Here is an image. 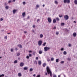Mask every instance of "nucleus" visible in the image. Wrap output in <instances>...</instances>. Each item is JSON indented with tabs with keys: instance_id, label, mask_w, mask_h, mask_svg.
Returning a JSON list of instances; mask_svg holds the SVG:
<instances>
[{
	"instance_id": "37",
	"label": "nucleus",
	"mask_w": 77,
	"mask_h": 77,
	"mask_svg": "<svg viewBox=\"0 0 77 77\" xmlns=\"http://www.w3.org/2000/svg\"><path fill=\"white\" fill-rule=\"evenodd\" d=\"M0 20L1 21H2L3 20V19H2V18H1Z\"/></svg>"
},
{
	"instance_id": "2",
	"label": "nucleus",
	"mask_w": 77,
	"mask_h": 77,
	"mask_svg": "<svg viewBox=\"0 0 77 77\" xmlns=\"http://www.w3.org/2000/svg\"><path fill=\"white\" fill-rule=\"evenodd\" d=\"M49 49H50V48H48L47 47H45L44 48V50L45 51H47L48 50H49Z\"/></svg>"
},
{
	"instance_id": "49",
	"label": "nucleus",
	"mask_w": 77,
	"mask_h": 77,
	"mask_svg": "<svg viewBox=\"0 0 77 77\" xmlns=\"http://www.w3.org/2000/svg\"><path fill=\"white\" fill-rule=\"evenodd\" d=\"M36 77H40V75H37Z\"/></svg>"
},
{
	"instance_id": "54",
	"label": "nucleus",
	"mask_w": 77,
	"mask_h": 77,
	"mask_svg": "<svg viewBox=\"0 0 77 77\" xmlns=\"http://www.w3.org/2000/svg\"><path fill=\"white\" fill-rule=\"evenodd\" d=\"M53 77H57L56 76V75H54L53 76Z\"/></svg>"
},
{
	"instance_id": "57",
	"label": "nucleus",
	"mask_w": 77,
	"mask_h": 77,
	"mask_svg": "<svg viewBox=\"0 0 77 77\" xmlns=\"http://www.w3.org/2000/svg\"><path fill=\"white\" fill-rule=\"evenodd\" d=\"M29 18H30V17H29V16H28L27 17V19H29Z\"/></svg>"
},
{
	"instance_id": "22",
	"label": "nucleus",
	"mask_w": 77,
	"mask_h": 77,
	"mask_svg": "<svg viewBox=\"0 0 77 77\" xmlns=\"http://www.w3.org/2000/svg\"><path fill=\"white\" fill-rule=\"evenodd\" d=\"M40 37L41 38H42V37H43V35L42 34H41L40 35Z\"/></svg>"
},
{
	"instance_id": "55",
	"label": "nucleus",
	"mask_w": 77,
	"mask_h": 77,
	"mask_svg": "<svg viewBox=\"0 0 77 77\" xmlns=\"http://www.w3.org/2000/svg\"><path fill=\"white\" fill-rule=\"evenodd\" d=\"M32 51H29V53H32Z\"/></svg>"
},
{
	"instance_id": "40",
	"label": "nucleus",
	"mask_w": 77,
	"mask_h": 77,
	"mask_svg": "<svg viewBox=\"0 0 77 77\" xmlns=\"http://www.w3.org/2000/svg\"><path fill=\"white\" fill-rule=\"evenodd\" d=\"M35 27H36V26L35 25H33L32 26V27H33V28H35Z\"/></svg>"
},
{
	"instance_id": "58",
	"label": "nucleus",
	"mask_w": 77,
	"mask_h": 77,
	"mask_svg": "<svg viewBox=\"0 0 77 77\" xmlns=\"http://www.w3.org/2000/svg\"><path fill=\"white\" fill-rule=\"evenodd\" d=\"M45 75H47V72L45 73Z\"/></svg>"
},
{
	"instance_id": "30",
	"label": "nucleus",
	"mask_w": 77,
	"mask_h": 77,
	"mask_svg": "<svg viewBox=\"0 0 77 77\" xmlns=\"http://www.w3.org/2000/svg\"><path fill=\"white\" fill-rule=\"evenodd\" d=\"M7 38H8V36H5L4 37V38H5V39H7Z\"/></svg>"
},
{
	"instance_id": "43",
	"label": "nucleus",
	"mask_w": 77,
	"mask_h": 77,
	"mask_svg": "<svg viewBox=\"0 0 77 77\" xmlns=\"http://www.w3.org/2000/svg\"><path fill=\"white\" fill-rule=\"evenodd\" d=\"M56 35H59V32H56Z\"/></svg>"
},
{
	"instance_id": "19",
	"label": "nucleus",
	"mask_w": 77,
	"mask_h": 77,
	"mask_svg": "<svg viewBox=\"0 0 77 77\" xmlns=\"http://www.w3.org/2000/svg\"><path fill=\"white\" fill-rule=\"evenodd\" d=\"M34 63L35 64H36V65L37 64V63H38V61L36 60H35L34 61Z\"/></svg>"
},
{
	"instance_id": "5",
	"label": "nucleus",
	"mask_w": 77,
	"mask_h": 77,
	"mask_svg": "<svg viewBox=\"0 0 77 77\" xmlns=\"http://www.w3.org/2000/svg\"><path fill=\"white\" fill-rule=\"evenodd\" d=\"M42 41H41V40L38 41V45H39V46H41V45H42Z\"/></svg>"
},
{
	"instance_id": "36",
	"label": "nucleus",
	"mask_w": 77,
	"mask_h": 77,
	"mask_svg": "<svg viewBox=\"0 0 77 77\" xmlns=\"http://www.w3.org/2000/svg\"><path fill=\"white\" fill-rule=\"evenodd\" d=\"M40 21V20H39V19H38L37 20V22L38 23V21Z\"/></svg>"
},
{
	"instance_id": "62",
	"label": "nucleus",
	"mask_w": 77,
	"mask_h": 77,
	"mask_svg": "<svg viewBox=\"0 0 77 77\" xmlns=\"http://www.w3.org/2000/svg\"><path fill=\"white\" fill-rule=\"evenodd\" d=\"M54 29H56V26H54Z\"/></svg>"
},
{
	"instance_id": "46",
	"label": "nucleus",
	"mask_w": 77,
	"mask_h": 77,
	"mask_svg": "<svg viewBox=\"0 0 77 77\" xmlns=\"http://www.w3.org/2000/svg\"><path fill=\"white\" fill-rule=\"evenodd\" d=\"M63 48H61L60 49L61 51H62V50H63Z\"/></svg>"
},
{
	"instance_id": "8",
	"label": "nucleus",
	"mask_w": 77,
	"mask_h": 77,
	"mask_svg": "<svg viewBox=\"0 0 77 77\" xmlns=\"http://www.w3.org/2000/svg\"><path fill=\"white\" fill-rule=\"evenodd\" d=\"M23 17H26V13L25 12H24L22 13V14Z\"/></svg>"
},
{
	"instance_id": "39",
	"label": "nucleus",
	"mask_w": 77,
	"mask_h": 77,
	"mask_svg": "<svg viewBox=\"0 0 77 77\" xmlns=\"http://www.w3.org/2000/svg\"><path fill=\"white\" fill-rule=\"evenodd\" d=\"M47 60L48 62H49L50 61V59L49 58H48Z\"/></svg>"
},
{
	"instance_id": "53",
	"label": "nucleus",
	"mask_w": 77,
	"mask_h": 77,
	"mask_svg": "<svg viewBox=\"0 0 77 77\" xmlns=\"http://www.w3.org/2000/svg\"><path fill=\"white\" fill-rule=\"evenodd\" d=\"M33 76L34 77H35V76H36V75L35 74H34L33 75Z\"/></svg>"
},
{
	"instance_id": "32",
	"label": "nucleus",
	"mask_w": 77,
	"mask_h": 77,
	"mask_svg": "<svg viewBox=\"0 0 77 77\" xmlns=\"http://www.w3.org/2000/svg\"><path fill=\"white\" fill-rule=\"evenodd\" d=\"M60 63L61 64H63V63H64V61H61L60 62Z\"/></svg>"
},
{
	"instance_id": "35",
	"label": "nucleus",
	"mask_w": 77,
	"mask_h": 77,
	"mask_svg": "<svg viewBox=\"0 0 77 77\" xmlns=\"http://www.w3.org/2000/svg\"><path fill=\"white\" fill-rule=\"evenodd\" d=\"M12 2V1L10 0L8 1V3H11Z\"/></svg>"
},
{
	"instance_id": "4",
	"label": "nucleus",
	"mask_w": 77,
	"mask_h": 77,
	"mask_svg": "<svg viewBox=\"0 0 77 77\" xmlns=\"http://www.w3.org/2000/svg\"><path fill=\"white\" fill-rule=\"evenodd\" d=\"M67 2V3H70V0H64V3H66Z\"/></svg>"
},
{
	"instance_id": "56",
	"label": "nucleus",
	"mask_w": 77,
	"mask_h": 77,
	"mask_svg": "<svg viewBox=\"0 0 77 77\" xmlns=\"http://www.w3.org/2000/svg\"><path fill=\"white\" fill-rule=\"evenodd\" d=\"M59 17H62V15H61V16L59 15Z\"/></svg>"
},
{
	"instance_id": "59",
	"label": "nucleus",
	"mask_w": 77,
	"mask_h": 77,
	"mask_svg": "<svg viewBox=\"0 0 77 77\" xmlns=\"http://www.w3.org/2000/svg\"><path fill=\"white\" fill-rule=\"evenodd\" d=\"M24 33H27V32H26V31H24Z\"/></svg>"
},
{
	"instance_id": "31",
	"label": "nucleus",
	"mask_w": 77,
	"mask_h": 77,
	"mask_svg": "<svg viewBox=\"0 0 77 77\" xmlns=\"http://www.w3.org/2000/svg\"><path fill=\"white\" fill-rule=\"evenodd\" d=\"M8 8H9V7L8 6H6L5 7V9H8Z\"/></svg>"
},
{
	"instance_id": "15",
	"label": "nucleus",
	"mask_w": 77,
	"mask_h": 77,
	"mask_svg": "<svg viewBox=\"0 0 77 77\" xmlns=\"http://www.w3.org/2000/svg\"><path fill=\"white\" fill-rule=\"evenodd\" d=\"M74 3L75 5H77V0H75L74 1Z\"/></svg>"
},
{
	"instance_id": "44",
	"label": "nucleus",
	"mask_w": 77,
	"mask_h": 77,
	"mask_svg": "<svg viewBox=\"0 0 77 77\" xmlns=\"http://www.w3.org/2000/svg\"><path fill=\"white\" fill-rule=\"evenodd\" d=\"M71 44H69L68 45L69 47H71Z\"/></svg>"
},
{
	"instance_id": "41",
	"label": "nucleus",
	"mask_w": 77,
	"mask_h": 77,
	"mask_svg": "<svg viewBox=\"0 0 77 77\" xmlns=\"http://www.w3.org/2000/svg\"><path fill=\"white\" fill-rule=\"evenodd\" d=\"M26 58H27V59H29V56H26Z\"/></svg>"
},
{
	"instance_id": "61",
	"label": "nucleus",
	"mask_w": 77,
	"mask_h": 77,
	"mask_svg": "<svg viewBox=\"0 0 77 77\" xmlns=\"http://www.w3.org/2000/svg\"><path fill=\"white\" fill-rule=\"evenodd\" d=\"M44 6H45V5H43V7H44Z\"/></svg>"
},
{
	"instance_id": "16",
	"label": "nucleus",
	"mask_w": 77,
	"mask_h": 77,
	"mask_svg": "<svg viewBox=\"0 0 77 77\" xmlns=\"http://www.w3.org/2000/svg\"><path fill=\"white\" fill-rule=\"evenodd\" d=\"M38 53L40 54H41L42 53V51H39Z\"/></svg>"
},
{
	"instance_id": "9",
	"label": "nucleus",
	"mask_w": 77,
	"mask_h": 77,
	"mask_svg": "<svg viewBox=\"0 0 77 77\" xmlns=\"http://www.w3.org/2000/svg\"><path fill=\"white\" fill-rule=\"evenodd\" d=\"M73 36L74 37H75L77 36V34L75 32H74L73 34Z\"/></svg>"
},
{
	"instance_id": "27",
	"label": "nucleus",
	"mask_w": 77,
	"mask_h": 77,
	"mask_svg": "<svg viewBox=\"0 0 77 77\" xmlns=\"http://www.w3.org/2000/svg\"><path fill=\"white\" fill-rule=\"evenodd\" d=\"M56 20H57L58 21H59V19L58 17L56 18Z\"/></svg>"
},
{
	"instance_id": "25",
	"label": "nucleus",
	"mask_w": 77,
	"mask_h": 77,
	"mask_svg": "<svg viewBox=\"0 0 77 77\" xmlns=\"http://www.w3.org/2000/svg\"><path fill=\"white\" fill-rule=\"evenodd\" d=\"M4 76H5V75H4V74H2L0 75V77H4Z\"/></svg>"
},
{
	"instance_id": "23",
	"label": "nucleus",
	"mask_w": 77,
	"mask_h": 77,
	"mask_svg": "<svg viewBox=\"0 0 77 77\" xmlns=\"http://www.w3.org/2000/svg\"><path fill=\"white\" fill-rule=\"evenodd\" d=\"M46 45V42H44L43 44H42V45L43 46H45V45Z\"/></svg>"
},
{
	"instance_id": "12",
	"label": "nucleus",
	"mask_w": 77,
	"mask_h": 77,
	"mask_svg": "<svg viewBox=\"0 0 77 77\" xmlns=\"http://www.w3.org/2000/svg\"><path fill=\"white\" fill-rule=\"evenodd\" d=\"M46 65H47V64L46 63H44L42 65V66L43 67H45Z\"/></svg>"
},
{
	"instance_id": "33",
	"label": "nucleus",
	"mask_w": 77,
	"mask_h": 77,
	"mask_svg": "<svg viewBox=\"0 0 77 77\" xmlns=\"http://www.w3.org/2000/svg\"><path fill=\"white\" fill-rule=\"evenodd\" d=\"M29 71H33V69L32 68H30L29 69Z\"/></svg>"
},
{
	"instance_id": "60",
	"label": "nucleus",
	"mask_w": 77,
	"mask_h": 77,
	"mask_svg": "<svg viewBox=\"0 0 77 77\" xmlns=\"http://www.w3.org/2000/svg\"><path fill=\"white\" fill-rule=\"evenodd\" d=\"M8 35H9L10 34H11V33H8Z\"/></svg>"
},
{
	"instance_id": "52",
	"label": "nucleus",
	"mask_w": 77,
	"mask_h": 77,
	"mask_svg": "<svg viewBox=\"0 0 77 77\" xmlns=\"http://www.w3.org/2000/svg\"><path fill=\"white\" fill-rule=\"evenodd\" d=\"M38 57H36V60H38Z\"/></svg>"
},
{
	"instance_id": "21",
	"label": "nucleus",
	"mask_w": 77,
	"mask_h": 77,
	"mask_svg": "<svg viewBox=\"0 0 77 77\" xmlns=\"http://www.w3.org/2000/svg\"><path fill=\"white\" fill-rule=\"evenodd\" d=\"M61 26H63L65 25V23H61Z\"/></svg>"
},
{
	"instance_id": "24",
	"label": "nucleus",
	"mask_w": 77,
	"mask_h": 77,
	"mask_svg": "<svg viewBox=\"0 0 77 77\" xmlns=\"http://www.w3.org/2000/svg\"><path fill=\"white\" fill-rule=\"evenodd\" d=\"M54 3L55 4H57V5L58 4V2H57V1H55Z\"/></svg>"
},
{
	"instance_id": "18",
	"label": "nucleus",
	"mask_w": 77,
	"mask_h": 77,
	"mask_svg": "<svg viewBox=\"0 0 77 77\" xmlns=\"http://www.w3.org/2000/svg\"><path fill=\"white\" fill-rule=\"evenodd\" d=\"M28 68L27 67H24L23 69L24 70H27L28 69Z\"/></svg>"
},
{
	"instance_id": "1",
	"label": "nucleus",
	"mask_w": 77,
	"mask_h": 77,
	"mask_svg": "<svg viewBox=\"0 0 77 77\" xmlns=\"http://www.w3.org/2000/svg\"><path fill=\"white\" fill-rule=\"evenodd\" d=\"M46 69L48 74H50L51 77H52V72H51V70L48 67H47Z\"/></svg>"
},
{
	"instance_id": "38",
	"label": "nucleus",
	"mask_w": 77,
	"mask_h": 77,
	"mask_svg": "<svg viewBox=\"0 0 77 77\" xmlns=\"http://www.w3.org/2000/svg\"><path fill=\"white\" fill-rule=\"evenodd\" d=\"M29 57H31L32 56V54H29Z\"/></svg>"
},
{
	"instance_id": "7",
	"label": "nucleus",
	"mask_w": 77,
	"mask_h": 77,
	"mask_svg": "<svg viewBox=\"0 0 77 77\" xmlns=\"http://www.w3.org/2000/svg\"><path fill=\"white\" fill-rule=\"evenodd\" d=\"M18 11V10L17 9H14L13 11V14H15L16 13V12H17Z\"/></svg>"
},
{
	"instance_id": "48",
	"label": "nucleus",
	"mask_w": 77,
	"mask_h": 77,
	"mask_svg": "<svg viewBox=\"0 0 77 77\" xmlns=\"http://www.w3.org/2000/svg\"><path fill=\"white\" fill-rule=\"evenodd\" d=\"M33 53L34 55H35V52H33Z\"/></svg>"
},
{
	"instance_id": "26",
	"label": "nucleus",
	"mask_w": 77,
	"mask_h": 77,
	"mask_svg": "<svg viewBox=\"0 0 77 77\" xmlns=\"http://www.w3.org/2000/svg\"><path fill=\"white\" fill-rule=\"evenodd\" d=\"M63 54H64V55H66V51H64L63 52Z\"/></svg>"
},
{
	"instance_id": "13",
	"label": "nucleus",
	"mask_w": 77,
	"mask_h": 77,
	"mask_svg": "<svg viewBox=\"0 0 77 77\" xmlns=\"http://www.w3.org/2000/svg\"><path fill=\"white\" fill-rule=\"evenodd\" d=\"M53 23H56V20L55 19H54L53 20Z\"/></svg>"
},
{
	"instance_id": "64",
	"label": "nucleus",
	"mask_w": 77,
	"mask_h": 77,
	"mask_svg": "<svg viewBox=\"0 0 77 77\" xmlns=\"http://www.w3.org/2000/svg\"><path fill=\"white\" fill-rule=\"evenodd\" d=\"M58 77H60V75H58Z\"/></svg>"
},
{
	"instance_id": "47",
	"label": "nucleus",
	"mask_w": 77,
	"mask_h": 77,
	"mask_svg": "<svg viewBox=\"0 0 77 77\" xmlns=\"http://www.w3.org/2000/svg\"><path fill=\"white\" fill-rule=\"evenodd\" d=\"M16 0H12V2H15Z\"/></svg>"
},
{
	"instance_id": "6",
	"label": "nucleus",
	"mask_w": 77,
	"mask_h": 77,
	"mask_svg": "<svg viewBox=\"0 0 77 77\" xmlns=\"http://www.w3.org/2000/svg\"><path fill=\"white\" fill-rule=\"evenodd\" d=\"M48 22H49V23H51V18L50 17H48Z\"/></svg>"
},
{
	"instance_id": "3",
	"label": "nucleus",
	"mask_w": 77,
	"mask_h": 77,
	"mask_svg": "<svg viewBox=\"0 0 77 77\" xmlns=\"http://www.w3.org/2000/svg\"><path fill=\"white\" fill-rule=\"evenodd\" d=\"M64 19L66 20H68V19L69 18V16L68 15H65L64 16Z\"/></svg>"
},
{
	"instance_id": "29",
	"label": "nucleus",
	"mask_w": 77,
	"mask_h": 77,
	"mask_svg": "<svg viewBox=\"0 0 77 77\" xmlns=\"http://www.w3.org/2000/svg\"><path fill=\"white\" fill-rule=\"evenodd\" d=\"M17 63V60H15L14 62V63Z\"/></svg>"
},
{
	"instance_id": "34",
	"label": "nucleus",
	"mask_w": 77,
	"mask_h": 77,
	"mask_svg": "<svg viewBox=\"0 0 77 77\" xmlns=\"http://www.w3.org/2000/svg\"><path fill=\"white\" fill-rule=\"evenodd\" d=\"M51 61H53L54 60V58H51Z\"/></svg>"
},
{
	"instance_id": "14",
	"label": "nucleus",
	"mask_w": 77,
	"mask_h": 77,
	"mask_svg": "<svg viewBox=\"0 0 77 77\" xmlns=\"http://www.w3.org/2000/svg\"><path fill=\"white\" fill-rule=\"evenodd\" d=\"M21 75H21V73H18V76H19V77H21Z\"/></svg>"
},
{
	"instance_id": "42",
	"label": "nucleus",
	"mask_w": 77,
	"mask_h": 77,
	"mask_svg": "<svg viewBox=\"0 0 77 77\" xmlns=\"http://www.w3.org/2000/svg\"><path fill=\"white\" fill-rule=\"evenodd\" d=\"M23 5H26V2H23Z\"/></svg>"
},
{
	"instance_id": "10",
	"label": "nucleus",
	"mask_w": 77,
	"mask_h": 77,
	"mask_svg": "<svg viewBox=\"0 0 77 77\" xmlns=\"http://www.w3.org/2000/svg\"><path fill=\"white\" fill-rule=\"evenodd\" d=\"M20 66H24V63H20Z\"/></svg>"
},
{
	"instance_id": "63",
	"label": "nucleus",
	"mask_w": 77,
	"mask_h": 77,
	"mask_svg": "<svg viewBox=\"0 0 77 77\" xmlns=\"http://www.w3.org/2000/svg\"><path fill=\"white\" fill-rule=\"evenodd\" d=\"M32 32H34V30H32Z\"/></svg>"
},
{
	"instance_id": "28",
	"label": "nucleus",
	"mask_w": 77,
	"mask_h": 77,
	"mask_svg": "<svg viewBox=\"0 0 77 77\" xmlns=\"http://www.w3.org/2000/svg\"><path fill=\"white\" fill-rule=\"evenodd\" d=\"M56 62H59V59H57L56 60Z\"/></svg>"
},
{
	"instance_id": "11",
	"label": "nucleus",
	"mask_w": 77,
	"mask_h": 77,
	"mask_svg": "<svg viewBox=\"0 0 77 77\" xmlns=\"http://www.w3.org/2000/svg\"><path fill=\"white\" fill-rule=\"evenodd\" d=\"M38 63L39 65H41L42 63L41 62V61H38Z\"/></svg>"
},
{
	"instance_id": "17",
	"label": "nucleus",
	"mask_w": 77,
	"mask_h": 77,
	"mask_svg": "<svg viewBox=\"0 0 77 77\" xmlns=\"http://www.w3.org/2000/svg\"><path fill=\"white\" fill-rule=\"evenodd\" d=\"M17 46H18L19 48H22V46L21 45H17Z\"/></svg>"
},
{
	"instance_id": "45",
	"label": "nucleus",
	"mask_w": 77,
	"mask_h": 77,
	"mask_svg": "<svg viewBox=\"0 0 77 77\" xmlns=\"http://www.w3.org/2000/svg\"><path fill=\"white\" fill-rule=\"evenodd\" d=\"M39 5H36V8H39Z\"/></svg>"
},
{
	"instance_id": "50",
	"label": "nucleus",
	"mask_w": 77,
	"mask_h": 77,
	"mask_svg": "<svg viewBox=\"0 0 77 77\" xmlns=\"http://www.w3.org/2000/svg\"><path fill=\"white\" fill-rule=\"evenodd\" d=\"M13 51V49H11V52H12V51Z\"/></svg>"
},
{
	"instance_id": "51",
	"label": "nucleus",
	"mask_w": 77,
	"mask_h": 77,
	"mask_svg": "<svg viewBox=\"0 0 77 77\" xmlns=\"http://www.w3.org/2000/svg\"><path fill=\"white\" fill-rule=\"evenodd\" d=\"M15 50H18V48H16L15 49Z\"/></svg>"
},
{
	"instance_id": "20",
	"label": "nucleus",
	"mask_w": 77,
	"mask_h": 77,
	"mask_svg": "<svg viewBox=\"0 0 77 77\" xmlns=\"http://www.w3.org/2000/svg\"><path fill=\"white\" fill-rule=\"evenodd\" d=\"M20 53H18L17 54V56H20Z\"/></svg>"
}]
</instances>
